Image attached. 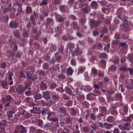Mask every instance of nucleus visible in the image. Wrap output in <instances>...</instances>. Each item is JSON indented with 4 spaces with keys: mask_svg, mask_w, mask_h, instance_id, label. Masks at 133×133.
I'll use <instances>...</instances> for the list:
<instances>
[{
    "mask_svg": "<svg viewBox=\"0 0 133 133\" xmlns=\"http://www.w3.org/2000/svg\"><path fill=\"white\" fill-rule=\"evenodd\" d=\"M128 106L127 105H125L123 107V110L124 112L127 114L128 110Z\"/></svg>",
    "mask_w": 133,
    "mask_h": 133,
    "instance_id": "obj_48",
    "label": "nucleus"
},
{
    "mask_svg": "<svg viewBox=\"0 0 133 133\" xmlns=\"http://www.w3.org/2000/svg\"><path fill=\"white\" fill-rule=\"evenodd\" d=\"M124 130H129L131 127L130 124L129 123H127L124 124Z\"/></svg>",
    "mask_w": 133,
    "mask_h": 133,
    "instance_id": "obj_20",
    "label": "nucleus"
},
{
    "mask_svg": "<svg viewBox=\"0 0 133 133\" xmlns=\"http://www.w3.org/2000/svg\"><path fill=\"white\" fill-rule=\"evenodd\" d=\"M129 80L128 79H126L125 81V83H126V87L127 89H133V79H130V82H129Z\"/></svg>",
    "mask_w": 133,
    "mask_h": 133,
    "instance_id": "obj_6",
    "label": "nucleus"
},
{
    "mask_svg": "<svg viewBox=\"0 0 133 133\" xmlns=\"http://www.w3.org/2000/svg\"><path fill=\"white\" fill-rule=\"evenodd\" d=\"M72 101L71 100H68L65 103L66 106L68 107L71 106L72 104Z\"/></svg>",
    "mask_w": 133,
    "mask_h": 133,
    "instance_id": "obj_49",
    "label": "nucleus"
},
{
    "mask_svg": "<svg viewBox=\"0 0 133 133\" xmlns=\"http://www.w3.org/2000/svg\"><path fill=\"white\" fill-rule=\"evenodd\" d=\"M117 108V106L115 104H113L112 103H110V109L114 110L116 109Z\"/></svg>",
    "mask_w": 133,
    "mask_h": 133,
    "instance_id": "obj_39",
    "label": "nucleus"
},
{
    "mask_svg": "<svg viewBox=\"0 0 133 133\" xmlns=\"http://www.w3.org/2000/svg\"><path fill=\"white\" fill-rule=\"evenodd\" d=\"M104 19L103 17L101 19H98L96 21L94 19H90V21L91 26L93 27H97L102 23Z\"/></svg>",
    "mask_w": 133,
    "mask_h": 133,
    "instance_id": "obj_3",
    "label": "nucleus"
},
{
    "mask_svg": "<svg viewBox=\"0 0 133 133\" xmlns=\"http://www.w3.org/2000/svg\"><path fill=\"white\" fill-rule=\"evenodd\" d=\"M108 31L107 29V28L104 27L102 28V30L101 31V32H103V33H106Z\"/></svg>",
    "mask_w": 133,
    "mask_h": 133,
    "instance_id": "obj_62",
    "label": "nucleus"
},
{
    "mask_svg": "<svg viewBox=\"0 0 133 133\" xmlns=\"http://www.w3.org/2000/svg\"><path fill=\"white\" fill-rule=\"evenodd\" d=\"M126 61V58L125 57H123L121 58L120 61L122 66H126V64L124 63Z\"/></svg>",
    "mask_w": 133,
    "mask_h": 133,
    "instance_id": "obj_24",
    "label": "nucleus"
},
{
    "mask_svg": "<svg viewBox=\"0 0 133 133\" xmlns=\"http://www.w3.org/2000/svg\"><path fill=\"white\" fill-rule=\"evenodd\" d=\"M14 35L15 36L18 38H19L20 37V35L19 34V32L18 31H16L14 32Z\"/></svg>",
    "mask_w": 133,
    "mask_h": 133,
    "instance_id": "obj_52",
    "label": "nucleus"
},
{
    "mask_svg": "<svg viewBox=\"0 0 133 133\" xmlns=\"http://www.w3.org/2000/svg\"><path fill=\"white\" fill-rule=\"evenodd\" d=\"M105 115V114H103L102 113H100L97 115L96 117L99 120H101L102 119L101 116H103Z\"/></svg>",
    "mask_w": 133,
    "mask_h": 133,
    "instance_id": "obj_56",
    "label": "nucleus"
},
{
    "mask_svg": "<svg viewBox=\"0 0 133 133\" xmlns=\"http://www.w3.org/2000/svg\"><path fill=\"white\" fill-rule=\"evenodd\" d=\"M115 118L112 116H109L107 118L106 121L108 122L111 123L114 121Z\"/></svg>",
    "mask_w": 133,
    "mask_h": 133,
    "instance_id": "obj_19",
    "label": "nucleus"
},
{
    "mask_svg": "<svg viewBox=\"0 0 133 133\" xmlns=\"http://www.w3.org/2000/svg\"><path fill=\"white\" fill-rule=\"evenodd\" d=\"M42 1L39 4L40 6H44L46 5L47 4V1L48 0H42Z\"/></svg>",
    "mask_w": 133,
    "mask_h": 133,
    "instance_id": "obj_32",
    "label": "nucleus"
},
{
    "mask_svg": "<svg viewBox=\"0 0 133 133\" xmlns=\"http://www.w3.org/2000/svg\"><path fill=\"white\" fill-rule=\"evenodd\" d=\"M7 75H8V78L9 79L10 81L9 84L10 85H11L13 84V83L12 81V77L13 75V74L10 72L8 73Z\"/></svg>",
    "mask_w": 133,
    "mask_h": 133,
    "instance_id": "obj_14",
    "label": "nucleus"
},
{
    "mask_svg": "<svg viewBox=\"0 0 133 133\" xmlns=\"http://www.w3.org/2000/svg\"><path fill=\"white\" fill-rule=\"evenodd\" d=\"M110 113L111 115L114 116H116L118 115L117 111L116 110V109L111 110Z\"/></svg>",
    "mask_w": 133,
    "mask_h": 133,
    "instance_id": "obj_36",
    "label": "nucleus"
},
{
    "mask_svg": "<svg viewBox=\"0 0 133 133\" xmlns=\"http://www.w3.org/2000/svg\"><path fill=\"white\" fill-rule=\"evenodd\" d=\"M34 97L35 99L38 100L41 99L42 98V96L40 94L36 93L34 96Z\"/></svg>",
    "mask_w": 133,
    "mask_h": 133,
    "instance_id": "obj_25",
    "label": "nucleus"
},
{
    "mask_svg": "<svg viewBox=\"0 0 133 133\" xmlns=\"http://www.w3.org/2000/svg\"><path fill=\"white\" fill-rule=\"evenodd\" d=\"M9 26L12 28H15L18 26V23L15 21H12L10 23Z\"/></svg>",
    "mask_w": 133,
    "mask_h": 133,
    "instance_id": "obj_10",
    "label": "nucleus"
},
{
    "mask_svg": "<svg viewBox=\"0 0 133 133\" xmlns=\"http://www.w3.org/2000/svg\"><path fill=\"white\" fill-rule=\"evenodd\" d=\"M27 78L29 79H31L32 80L36 78V76L34 74H31L29 73H28L26 74Z\"/></svg>",
    "mask_w": 133,
    "mask_h": 133,
    "instance_id": "obj_12",
    "label": "nucleus"
},
{
    "mask_svg": "<svg viewBox=\"0 0 133 133\" xmlns=\"http://www.w3.org/2000/svg\"><path fill=\"white\" fill-rule=\"evenodd\" d=\"M119 45L123 47L125 49L127 48V45L125 42H121L120 44Z\"/></svg>",
    "mask_w": 133,
    "mask_h": 133,
    "instance_id": "obj_57",
    "label": "nucleus"
},
{
    "mask_svg": "<svg viewBox=\"0 0 133 133\" xmlns=\"http://www.w3.org/2000/svg\"><path fill=\"white\" fill-rule=\"evenodd\" d=\"M66 92L68 94L71 95L72 94V91L71 89L69 88H66Z\"/></svg>",
    "mask_w": 133,
    "mask_h": 133,
    "instance_id": "obj_53",
    "label": "nucleus"
},
{
    "mask_svg": "<svg viewBox=\"0 0 133 133\" xmlns=\"http://www.w3.org/2000/svg\"><path fill=\"white\" fill-rule=\"evenodd\" d=\"M100 58H106L107 57V55L104 53L100 54L98 55Z\"/></svg>",
    "mask_w": 133,
    "mask_h": 133,
    "instance_id": "obj_42",
    "label": "nucleus"
},
{
    "mask_svg": "<svg viewBox=\"0 0 133 133\" xmlns=\"http://www.w3.org/2000/svg\"><path fill=\"white\" fill-rule=\"evenodd\" d=\"M30 18L32 24L34 25H36V21L35 19L36 18H35L34 16H33V14H32L30 15Z\"/></svg>",
    "mask_w": 133,
    "mask_h": 133,
    "instance_id": "obj_22",
    "label": "nucleus"
},
{
    "mask_svg": "<svg viewBox=\"0 0 133 133\" xmlns=\"http://www.w3.org/2000/svg\"><path fill=\"white\" fill-rule=\"evenodd\" d=\"M27 89L30 90L31 88L28 85H25L24 87L21 85H19L16 89V92L18 95H21Z\"/></svg>",
    "mask_w": 133,
    "mask_h": 133,
    "instance_id": "obj_2",
    "label": "nucleus"
},
{
    "mask_svg": "<svg viewBox=\"0 0 133 133\" xmlns=\"http://www.w3.org/2000/svg\"><path fill=\"white\" fill-rule=\"evenodd\" d=\"M128 59L130 62H133V56L129 54L127 57Z\"/></svg>",
    "mask_w": 133,
    "mask_h": 133,
    "instance_id": "obj_51",
    "label": "nucleus"
},
{
    "mask_svg": "<svg viewBox=\"0 0 133 133\" xmlns=\"http://www.w3.org/2000/svg\"><path fill=\"white\" fill-rule=\"evenodd\" d=\"M74 71L72 68L71 67H70L68 68L66 72L68 75H72Z\"/></svg>",
    "mask_w": 133,
    "mask_h": 133,
    "instance_id": "obj_23",
    "label": "nucleus"
},
{
    "mask_svg": "<svg viewBox=\"0 0 133 133\" xmlns=\"http://www.w3.org/2000/svg\"><path fill=\"white\" fill-rule=\"evenodd\" d=\"M86 21V19L84 17H82L80 19V22L82 25H84Z\"/></svg>",
    "mask_w": 133,
    "mask_h": 133,
    "instance_id": "obj_34",
    "label": "nucleus"
},
{
    "mask_svg": "<svg viewBox=\"0 0 133 133\" xmlns=\"http://www.w3.org/2000/svg\"><path fill=\"white\" fill-rule=\"evenodd\" d=\"M43 97L46 100H48L47 102L48 105L50 106L51 105L52 101L51 100H48L50 98V92L49 91L45 92H43Z\"/></svg>",
    "mask_w": 133,
    "mask_h": 133,
    "instance_id": "obj_4",
    "label": "nucleus"
},
{
    "mask_svg": "<svg viewBox=\"0 0 133 133\" xmlns=\"http://www.w3.org/2000/svg\"><path fill=\"white\" fill-rule=\"evenodd\" d=\"M32 10L31 7L30 6H28L26 7V14H30L32 13Z\"/></svg>",
    "mask_w": 133,
    "mask_h": 133,
    "instance_id": "obj_28",
    "label": "nucleus"
},
{
    "mask_svg": "<svg viewBox=\"0 0 133 133\" xmlns=\"http://www.w3.org/2000/svg\"><path fill=\"white\" fill-rule=\"evenodd\" d=\"M77 48L75 49L71 54L72 56L80 55L82 53V51L81 49L78 47V45H77Z\"/></svg>",
    "mask_w": 133,
    "mask_h": 133,
    "instance_id": "obj_7",
    "label": "nucleus"
},
{
    "mask_svg": "<svg viewBox=\"0 0 133 133\" xmlns=\"http://www.w3.org/2000/svg\"><path fill=\"white\" fill-rule=\"evenodd\" d=\"M92 73L93 75L95 76L97 74L98 70L96 68L94 67L92 68L91 70Z\"/></svg>",
    "mask_w": 133,
    "mask_h": 133,
    "instance_id": "obj_38",
    "label": "nucleus"
},
{
    "mask_svg": "<svg viewBox=\"0 0 133 133\" xmlns=\"http://www.w3.org/2000/svg\"><path fill=\"white\" fill-rule=\"evenodd\" d=\"M117 69V67L114 65H111L110 68L109 70L111 71H116Z\"/></svg>",
    "mask_w": 133,
    "mask_h": 133,
    "instance_id": "obj_37",
    "label": "nucleus"
},
{
    "mask_svg": "<svg viewBox=\"0 0 133 133\" xmlns=\"http://www.w3.org/2000/svg\"><path fill=\"white\" fill-rule=\"evenodd\" d=\"M99 34V32L98 31L97 29L94 30L93 31V35L94 36H97Z\"/></svg>",
    "mask_w": 133,
    "mask_h": 133,
    "instance_id": "obj_50",
    "label": "nucleus"
},
{
    "mask_svg": "<svg viewBox=\"0 0 133 133\" xmlns=\"http://www.w3.org/2000/svg\"><path fill=\"white\" fill-rule=\"evenodd\" d=\"M68 46L69 47L72 49L74 47L75 45L72 43L70 42L68 43Z\"/></svg>",
    "mask_w": 133,
    "mask_h": 133,
    "instance_id": "obj_60",
    "label": "nucleus"
},
{
    "mask_svg": "<svg viewBox=\"0 0 133 133\" xmlns=\"http://www.w3.org/2000/svg\"><path fill=\"white\" fill-rule=\"evenodd\" d=\"M107 98L108 102H109L111 101H113L115 100L114 97H113L112 96L110 95H108L107 97Z\"/></svg>",
    "mask_w": 133,
    "mask_h": 133,
    "instance_id": "obj_33",
    "label": "nucleus"
},
{
    "mask_svg": "<svg viewBox=\"0 0 133 133\" xmlns=\"http://www.w3.org/2000/svg\"><path fill=\"white\" fill-rule=\"evenodd\" d=\"M82 10L86 14L88 13L90 11V7L88 5L87 6L84 7Z\"/></svg>",
    "mask_w": 133,
    "mask_h": 133,
    "instance_id": "obj_16",
    "label": "nucleus"
},
{
    "mask_svg": "<svg viewBox=\"0 0 133 133\" xmlns=\"http://www.w3.org/2000/svg\"><path fill=\"white\" fill-rule=\"evenodd\" d=\"M110 44L107 43L104 48V50L105 51H107L108 52H109V49L110 48Z\"/></svg>",
    "mask_w": 133,
    "mask_h": 133,
    "instance_id": "obj_41",
    "label": "nucleus"
},
{
    "mask_svg": "<svg viewBox=\"0 0 133 133\" xmlns=\"http://www.w3.org/2000/svg\"><path fill=\"white\" fill-rule=\"evenodd\" d=\"M65 19V18L63 17L59 16V22H63Z\"/></svg>",
    "mask_w": 133,
    "mask_h": 133,
    "instance_id": "obj_55",
    "label": "nucleus"
},
{
    "mask_svg": "<svg viewBox=\"0 0 133 133\" xmlns=\"http://www.w3.org/2000/svg\"><path fill=\"white\" fill-rule=\"evenodd\" d=\"M102 11L106 14H108L110 11L109 8H103L102 9Z\"/></svg>",
    "mask_w": 133,
    "mask_h": 133,
    "instance_id": "obj_30",
    "label": "nucleus"
},
{
    "mask_svg": "<svg viewBox=\"0 0 133 133\" xmlns=\"http://www.w3.org/2000/svg\"><path fill=\"white\" fill-rule=\"evenodd\" d=\"M49 110L48 108H43L41 111L39 113V114H40L41 112L42 114V115L46 114L49 112Z\"/></svg>",
    "mask_w": 133,
    "mask_h": 133,
    "instance_id": "obj_29",
    "label": "nucleus"
},
{
    "mask_svg": "<svg viewBox=\"0 0 133 133\" xmlns=\"http://www.w3.org/2000/svg\"><path fill=\"white\" fill-rule=\"evenodd\" d=\"M43 68L44 69L46 70L48 69L49 68V67L48 64L46 63H44L43 65Z\"/></svg>",
    "mask_w": 133,
    "mask_h": 133,
    "instance_id": "obj_59",
    "label": "nucleus"
},
{
    "mask_svg": "<svg viewBox=\"0 0 133 133\" xmlns=\"http://www.w3.org/2000/svg\"><path fill=\"white\" fill-rule=\"evenodd\" d=\"M100 62L101 63L102 65L103 66V68H104L106 65L105 61L103 59H102L100 60Z\"/></svg>",
    "mask_w": 133,
    "mask_h": 133,
    "instance_id": "obj_43",
    "label": "nucleus"
},
{
    "mask_svg": "<svg viewBox=\"0 0 133 133\" xmlns=\"http://www.w3.org/2000/svg\"><path fill=\"white\" fill-rule=\"evenodd\" d=\"M82 130L85 133H87L89 132V128L87 126H85L82 128Z\"/></svg>",
    "mask_w": 133,
    "mask_h": 133,
    "instance_id": "obj_44",
    "label": "nucleus"
},
{
    "mask_svg": "<svg viewBox=\"0 0 133 133\" xmlns=\"http://www.w3.org/2000/svg\"><path fill=\"white\" fill-rule=\"evenodd\" d=\"M29 33L26 31H24L22 35L24 37H27L28 36Z\"/></svg>",
    "mask_w": 133,
    "mask_h": 133,
    "instance_id": "obj_63",
    "label": "nucleus"
},
{
    "mask_svg": "<svg viewBox=\"0 0 133 133\" xmlns=\"http://www.w3.org/2000/svg\"><path fill=\"white\" fill-rule=\"evenodd\" d=\"M90 117L91 119L94 120H95L96 119V116L93 113H91L90 114Z\"/></svg>",
    "mask_w": 133,
    "mask_h": 133,
    "instance_id": "obj_54",
    "label": "nucleus"
},
{
    "mask_svg": "<svg viewBox=\"0 0 133 133\" xmlns=\"http://www.w3.org/2000/svg\"><path fill=\"white\" fill-rule=\"evenodd\" d=\"M16 129L17 130H19L20 133H26L27 131L26 127L20 124H19L16 126Z\"/></svg>",
    "mask_w": 133,
    "mask_h": 133,
    "instance_id": "obj_5",
    "label": "nucleus"
},
{
    "mask_svg": "<svg viewBox=\"0 0 133 133\" xmlns=\"http://www.w3.org/2000/svg\"><path fill=\"white\" fill-rule=\"evenodd\" d=\"M71 63L72 65L74 66L76 64L75 59L73 58L72 59H71Z\"/></svg>",
    "mask_w": 133,
    "mask_h": 133,
    "instance_id": "obj_61",
    "label": "nucleus"
},
{
    "mask_svg": "<svg viewBox=\"0 0 133 133\" xmlns=\"http://www.w3.org/2000/svg\"><path fill=\"white\" fill-rule=\"evenodd\" d=\"M82 106L83 108L88 107L90 105L89 103L87 101H85L82 103Z\"/></svg>",
    "mask_w": 133,
    "mask_h": 133,
    "instance_id": "obj_21",
    "label": "nucleus"
},
{
    "mask_svg": "<svg viewBox=\"0 0 133 133\" xmlns=\"http://www.w3.org/2000/svg\"><path fill=\"white\" fill-rule=\"evenodd\" d=\"M59 111L61 113L63 114L65 113L66 112L65 108L63 107H62L60 108Z\"/></svg>",
    "mask_w": 133,
    "mask_h": 133,
    "instance_id": "obj_47",
    "label": "nucleus"
},
{
    "mask_svg": "<svg viewBox=\"0 0 133 133\" xmlns=\"http://www.w3.org/2000/svg\"><path fill=\"white\" fill-rule=\"evenodd\" d=\"M6 121L5 120L3 119L0 121V129L5 130V128Z\"/></svg>",
    "mask_w": 133,
    "mask_h": 133,
    "instance_id": "obj_8",
    "label": "nucleus"
},
{
    "mask_svg": "<svg viewBox=\"0 0 133 133\" xmlns=\"http://www.w3.org/2000/svg\"><path fill=\"white\" fill-rule=\"evenodd\" d=\"M94 96V95L93 94L89 93L87 95V98L88 100H93Z\"/></svg>",
    "mask_w": 133,
    "mask_h": 133,
    "instance_id": "obj_27",
    "label": "nucleus"
},
{
    "mask_svg": "<svg viewBox=\"0 0 133 133\" xmlns=\"http://www.w3.org/2000/svg\"><path fill=\"white\" fill-rule=\"evenodd\" d=\"M47 88V86L46 84L43 82H42L40 85V88L41 90H45Z\"/></svg>",
    "mask_w": 133,
    "mask_h": 133,
    "instance_id": "obj_31",
    "label": "nucleus"
},
{
    "mask_svg": "<svg viewBox=\"0 0 133 133\" xmlns=\"http://www.w3.org/2000/svg\"><path fill=\"white\" fill-rule=\"evenodd\" d=\"M127 71H129V74L130 75L133 74V69L131 68H128Z\"/></svg>",
    "mask_w": 133,
    "mask_h": 133,
    "instance_id": "obj_64",
    "label": "nucleus"
},
{
    "mask_svg": "<svg viewBox=\"0 0 133 133\" xmlns=\"http://www.w3.org/2000/svg\"><path fill=\"white\" fill-rule=\"evenodd\" d=\"M70 113L72 115L75 116L76 114L77 111L75 108H72L70 109Z\"/></svg>",
    "mask_w": 133,
    "mask_h": 133,
    "instance_id": "obj_26",
    "label": "nucleus"
},
{
    "mask_svg": "<svg viewBox=\"0 0 133 133\" xmlns=\"http://www.w3.org/2000/svg\"><path fill=\"white\" fill-rule=\"evenodd\" d=\"M59 8V10L62 12H67L68 10V7L66 5H60Z\"/></svg>",
    "mask_w": 133,
    "mask_h": 133,
    "instance_id": "obj_9",
    "label": "nucleus"
},
{
    "mask_svg": "<svg viewBox=\"0 0 133 133\" xmlns=\"http://www.w3.org/2000/svg\"><path fill=\"white\" fill-rule=\"evenodd\" d=\"M98 4L95 1H93L91 2L90 6L91 7L96 9L97 7Z\"/></svg>",
    "mask_w": 133,
    "mask_h": 133,
    "instance_id": "obj_17",
    "label": "nucleus"
},
{
    "mask_svg": "<svg viewBox=\"0 0 133 133\" xmlns=\"http://www.w3.org/2000/svg\"><path fill=\"white\" fill-rule=\"evenodd\" d=\"M115 101H121L122 97L121 94L117 93L115 95Z\"/></svg>",
    "mask_w": 133,
    "mask_h": 133,
    "instance_id": "obj_15",
    "label": "nucleus"
},
{
    "mask_svg": "<svg viewBox=\"0 0 133 133\" xmlns=\"http://www.w3.org/2000/svg\"><path fill=\"white\" fill-rule=\"evenodd\" d=\"M71 26H72L73 29L76 30H78L79 28V26L77 24V23L76 21H73Z\"/></svg>",
    "mask_w": 133,
    "mask_h": 133,
    "instance_id": "obj_11",
    "label": "nucleus"
},
{
    "mask_svg": "<svg viewBox=\"0 0 133 133\" xmlns=\"http://www.w3.org/2000/svg\"><path fill=\"white\" fill-rule=\"evenodd\" d=\"M71 122V119L69 117H66L65 118V122L67 124H69Z\"/></svg>",
    "mask_w": 133,
    "mask_h": 133,
    "instance_id": "obj_46",
    "label": "nucleus"
},
{
    "mask_svg": "<svg viewBox=\"0 0 133 133\" xmlns=\"http://www.w3.org/2000/svg\"><path fill=\"white\" fill-rule=\"evenodd\" d=\"M90 127L92 129L94 130H96L98 129L99 126L98 125L96 124H91L90 125Z\"/></svg>",
    "mask_w": 133,
    "mask_h": 133,
    "instance_id": "obj_35",
    "label": "nucleus"
},
{
    "mask_svg": "<svg viewBox=\"0 0 133 133\" xmlns=\"http://www.w3.org/2000/svg\"><path fill=\"white\" fill-rule=\"evenodd\" d=\"M113 126L112 124L105 122L104 123V128L107 129H111Z\"/></svg>",
    "mask_w": 133,
    "mask_h": 133,
    "instance_id": "obj_13",
    "label": "nucleus"
},
{
    "mask_svg": "<svg viewBox=\"0 0 133 133\" xmlns=\"http://www.w3.org/2000/svg\"><path fill=\"white\" fill-rule=\"evenodd\" d=\"M94 92L95 94H94V96H99L101 94V92L99 90L96 89L94 90Z\"/></svg>",
    "mask_w": 133,
    "mask_h": 133,
    "instance_id": "obj_45",
    "label": "nucleus"
},
{
    "mask_svg": "<svg viewBox=\"0 0 133 133\" xmlns=\"http://www.w3.org/2000/svg\"><path fill=\"white\" fill-rule=\"evenodd\" d=\"M119 18L123 21L122 23V25L123 26V29L125 31H127V30L128 29V26L127 25L128 24V21L126 19L127 17L126 16L123 15L118 16V17Z\"/></svg>",
    "mask_w": 133,
    "mask_h": 133,
    "instance_id": "obj_1",
    "label": "nucleus"
},
{
    "mask_svg": "<svg viewBox=\"0 0 133 133\" xmlns=\"http://www.w3.org/2000/svg\"><path fill=\"white\" fill-rule=\"evenodd\" d=\"M14 113L15 112L14 111H9L7 112V116L9 118L12 117V114Z\"/></svg>",
    "mask_w": 133,
    "mask_h": 133,
    "instance_id": "obj_40",
    "label": "nucleus"
},
{
    "mask_svg": "<svg viewBox=\"0 0 133 133\" xmlns=\"http://www.w3.org/2000/svg\"><path fill=\"white\" fill-rule=\"evenodd\" d=\"M88 5L86 3H80L79 5V7L80 8H82L83 7H85L87 6Z\"/></svg>",
    "mask_w": 133,
    "mask_h": 133,
    "instance_id": "obj_58",
    "label": "nucleus"
},
{
    "mask_svg": "<svg viewBox=\"0 0 133 133\" xmlns=\"http://www.w3.org/2000/svg\"><path fill=\"white\" fill-rule=\"evenodd\" d=\"M99 109L101 112L102 114H106L107 112V108L105 106H100Z\"/></svg>",
    "mask_w": 133,
    "mask_h": 133,
    "instance_id": "obj_18",
    "label": "nucleus"
}]
</instances>
